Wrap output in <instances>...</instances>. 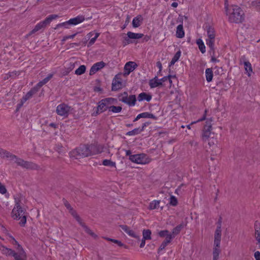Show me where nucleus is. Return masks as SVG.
I'll list each match as a JSON object with an SVG mask.
<instances>
[{
	"label": "nucleus",
	"mask_w": 260,
	"mask_h": 260,
	"mask_svg": "<svg viewBox=\"0 0 260 260\" xmlns=\"http://www.w3.org/2000/svg\"><path fill=\"white\" fill-rule=\"evenodd\" d=\"M122 108L120 106H114L112 105H110L109 111L114 113H117L121 112Z\"/></svg>",
	"instance_id": "nucleus-35"
},
{
	"label": "nucleus",
	"mask_w": 260,
	"mask_h": 260,
	"mask_svg": "<svg viewBox=\"0 0 260 260\" xmlns=\"http://www.w3.org/2000/svg\"><path fill=\"white\" fill-rule=\"evenodd\" d=\"M186 225V223H182L180 224V225L177 226L176 228H175L173 231H172V235H177L181 231V230L185 227Z\"/></svg>",
	"instance_id": "nucleus-33"
},
{
	"label": "nucleus",
	"mask_w": 260,
	"mask_h": 260,
	"mask_svg": "<svg viewBox=\"0 0 260 260\" xmlns=\"http://www.w3.org/2000/svg\"><path fill=\"white\" fill-rule=\"evenodd\" d=\"M146 123H144L142 126V127H138L135 128L134 129L129 131L126 133V135L127 136H135L138 134H140L142 132L144 131V128L147 126Z\"/></svg>",
	"instance_id": "nucleus-20"
},
{
	"label": "nucleus",
	"mask_w": 260,
	"mask_h": 260,
	"mask_svg": "<svg viewBox=\"0 0 260 260\" xmlns=\"http://www.w3.org/2000/svg\"><path fill=\"white\" fill-rule=\"evenodd\" d=\"M254 257L255 260H260V252L256 251L254 253Z\"/></svg>",
	"instance_id": "nucleus-50"
},
{
	"label": "nucleus",
	"mask_w": 260,
	"mask_h": 260,
	"mask_svg": "<svg viewBox=\"0 0 260 260\" xmlns=\"http://www.w3.org/2000/svg\"><path fill=\"white\" fill-rule=\"evenodd\" d=\"M160 202L157 200H153L152 201L149 206V209L150 210H154L157 209L159 206Z\"/></svg>",
	"instance_id": "nucleus-34"
},
{
	"label": "nucleus",
	"mask_w": 260,
	"mask_h": 260,
	"mask_svg": "<svg viewBox=\"0 0 260 260\" xmlns=\"http://www.w3.org/2000/svg\"><path fill=\"white\" fill-rule=\"evenodd\" d=\"M76 35H77V33L74 34L72 35L66 36L63 37L62 41L63 42H65L66 41H67L68 39H73L76 36Z\"/></svg>",
	"instance_id": "nucleus-46"
},
{
	"label": "nucleus",
	"mask_w": 260,
	"mask_h": 260,
	"mask_svg": "<svg viewBox=\"0 0 260 260\" xmlns=\"http://www.w3.org/2000/svg\"><path fill=\"white\" fill-rule=\"evenodd\" d=\"M168 77H164L162 78L159 79L157 77L155 76L154 78L150 79L149 81V85L151 88L157 87L162 84V83L167 80Z\"/></svg>",
	"instance_id": "nucleus-14"
},
{
	"label": "nucleus",
	"mask_w": 260,
	"mask_h": 260,
	"mask_svg": "<svg viewBox=\"0 0 260 260\" xmlns=\"http://www.w3.org/2000/svg\"><path fill=\"white\" fill-rule=\"evenodd\" d=\"M146 240H144V239L142 238L141 243L140 244V247L142 248V247H144V246L145 245V241Z\"/></svg>",
	"instance_id": "nucleus-57"
},
{
	"label": "nucleus",
	"mask_w": 260,
	"mask_h": 260,
	"mask_svg": "<svg viewBox=\"0 0 260 260\" xmlns=\"http://www.w3.org/2000/svg\"><path fill=\"white\" fill-rule=\"evenodd\" d=\"M221 237V230L220 227H218L215 231L214 241V250L213 252V260H218L219 255L220 252V245Z\"/></svg>",
	"instance_id": "nucleus-4"
},
{
	"label": "nucleus",
	"mask_w": 260,
	"mask_h": 260,
	"mask_svg": "<svg viewBox=\"0 0 260 260\" xmlns=\"http://www.w3.org/2000/svg\"><path fill=\"white\" fill-rule=\"evenodd\" d=\"M71 110V107L65 104H61L56 107V112L58 115L66 117Z\"/></svg>",
	"instance_id": "nucleus-11"
},
{
	"label": "nucleus",
	"mask_w": 260,
	"mask_h": 260,
	"mask_svg": "<svg viewBox=\"0 0 260 260\" xmlns=\"http://www.w3.org/2000/svg\"><path fill=\"white\" fill-rule=\"evenodd\" d=\"M84 20V17L82 16H78L76 17L70 19L69 20L59 24L58 26H64L66 28H68V25H76L82 23Z\"/></svg>",
	"instance_id": "nucleus-10"
},
{
	"label": "nucleus",
	"mask_w": 260,
	"mask_h": 260,
	"mask_svg": "<svg viewBox=\"0 0 260 260\" xmlns=\"http://www.w3.org/2000/svg\"><path fill=\"white\" fill-rule=\"evenodd\" d=\"M110 240L113 242L117 244L120 246H122L123 245V244L120 241H118L117 240L110 239Z\"/></svg>",
	"instance_id": "nucleus-52"
},
{
	"label": "nucleus",
	"mask_w": 260,
	"mask_h": 260,
	"mask_svg": "<svg viewBox=\"0 0 260 260\" xmlns=\"http://www.w3.org/2000/svg\"><path fill=\"white\" fill-rule=\"evenodd\" d=\"M120 101L129 106H134L136 101L135 95L128 96L127 93L124 92L120 95Z\"/></svg>",
	"instance_id": "nucleus-13"
},
{
	"label": "nucleus",
	"mask_w": 260,
	"mask_h": 260,
	"mask_svg": "<svg viewBox=\"0 0 260 260\" xmlns=\"http://www.w3.org/2000/svg\"><path fill=\"white\" fill-rule=\"evenodd\" d=\"M12 217L15 220H20L19 224L24 226L26 222L25 212L22 209L19 200L15 199V204L11 213Z\"/></svg>",
	"instance_id": "nucleus-2"
},
{
	"label": "nucleus",
	"mask_w": 260,
	"mask_h": 260,
	"mask_svg": "<svg viewBox=\"0 0 260 260\" xmlns=\"http://www.w3.org/2000/svg\"><path fill=\"white\" fill-rule=\"evenodd\" d=\"M92 152L90 147L86 146L79 148L73 150L71 155L78 158V155L80 157H87L90 155H92Z\"/></svg>",
	"instance_id": "nucleus-8"
},
{
	"label": "nucleus",
	"mask_w": 260,
	"mask_h": 260,
	"mask_svg": "<svg viewBox=\"0 0 260 260\" xmlns=\"http://www.w3.org/2000/svg\"><path fill=\"white\" fill-rule=\"evenodd\" d=\"M116 102V100L113 98H107L100 101L98 103L95 111H94L92 115L93 116H96L107 109L109 110L110 105L115 104Z\"/></svg>",
	"instance_id": "nucleus-3"
},
{
	"label": "nucleus",
	"mask_w": 260,
	"mask_h": 260,
	"mask_svg": "<svg viewBox=\"0 0 260 260\" xmlns=\"http://www.w3.org/2000/svg\"><path fill=\"white\" fill-rule=\"evenodd\" d=\"M143 118H152L156 119V117L152 114L149 113L148 112H144L142 113Z\"/></svg>",
	"instance_id": "nucleus-44"
},
{
	"label": "nucleus",
	"mask_w": 260,
	"mask_h": 260,
	"mask_svg": "<svg viewBox=\"0 0 260 260\" xmlns=\"http://www.w3.org/2000/svg\"><path fill=\"white\" fill-rule=\"evenodd\" d=\"M211 61H212V62H215L217 61L218 60H217V59L216 58H215V57H212V58H211Z\"/></svg>",
	"instance_id": "nucleus-61"
},
{
	"label": "nucleus",
	"mask_w": 260,
	"mask_h": 260,
	"mask_svg": "<svg viewBox=\"0 0 260 260\" xmlns=\"http://www.w3.org/2000/svg\"><path fill=\"white\" fill-rule=\"evenodd\" d=\"M99 36H100V33L95 32V31H91L89 33H88L87 35V37L89 39L91 37H92V36H94V37L93 38H91L90 39L88 46H89L92 45L95 42L97 38L99 37Z\"/></svg>",
	"instance_id": "nucleus-18"
},
{
	"label": "nucleus",
	"mask_w": 260,
	"mask_h": 260,
	"mask_svg": "<svg viewBox=\"0 0 260 260\" xmlns=\"http://www.w3.org/2000/svg\"><path fill=\"white\" fill-rule=\"evenodd\" d=\"M0 251L2 254L6 256H12L13 253V250L8 248L4 245H0Z\"/></svg>",
	"instance_id": "nucleus-23"
},
{
	"label": "nucleus",
	"mask_w": 260,
	"mask_h": 260,
	"mask_svg": "<svg viewBox=\"0 0 260 260\" xmlns=\"http://www.w3.org/2000/svg\"><path fill=\"white\" fill-rule=\"evenodd\" d=\"M16 162L18 165L22 166L25 168H29L30 165L28 162L24 161L23 160L20 158H16Z\"/></svg>",
	"instance_id": "nucleus-40"
},
{
	"label": "nucleus",
	"mask_w": 260,
	"mask_h": 260,
	"mask_svg": "<svg viewBox=\"0 0 260 260\" xmlns=\"http://www.w3.org/2000/svg\"><path fill=\"white\" fill-rule=\"evenodd\" d=\"M156 66L157 67L159 68V71H161V69H162V66H161V63L160 62H157L156 63Z\"/></svg>",
	"instance_id": "nucleus-58"
},
{
	"label": "nucleus",
	"mask_w": 260,
	"mask_h": 260,
	"mask_svg": "<svg viewBox=\"0 0 260 260\" xmlns=\"http://www.w3.org/2000/svg\"><path fill=\"white\" fill-rule=\"evenodd\" d=\"M127 35L128 38L131 39H139L143 36L142 34L134 33L131 31L128 32Z\"/></svg>",
	"instance_id": "nucleus-30"
},
{
	"label": "nucleus",
	"mask_w": 260,
	"mask_h": 260,
	"mask_svg": "<svg viewBox=\"0 0 260 260\" xmlns=\"http://www.w3.org/2000/svg\"><path fill=\"white\" fill-rule=\"evenodd\" d=\"M66 207L68 209L70 210V213L76 219V220L81 224V219L79 216L78 215L76 211H74L73 209L71 208V206L69 204L66 205Z\"/></svg>",
	"instance_id": "nucleus-32"
},
{
	"label": "nucleus",
	"mask_w": 260,
	"mask_h": 260,
	"mask_svg": "<svg viewBox=\"0 0 260 260\" xmlns=\"http://www.w3.org/2000/svg\"><path fill=\"white\" fill-rule=\"evenodd\" d=\"M53 75L52 74H49L47 76V77H46L44 79H43L42 81H43L44 83L45 84L47 83L52 77Z\"/></svg>",
	"instance_id": "nucleus-47"
},
{
	"label": "nucleus",
	"mask_w": 260,
	"mask_h": 260,
	"mask_svg": "<svg viewBox=\"0 0 260 260\" xmlns=\"http://www.w3.org/2000/svg\"><path fill=\"white\" fill-rule=\"evenodd\" d=\"M46 25H47V24L44 21V20L39 22L35 26L34 28L30 32L29 35L32 34L39 31L42 28L45 27Z\"/></svg>",
	"instance_id": "nucleus-24"
},
{
	"label": "nucleus",
	"mask_w": 260,
	"mask_h": 260,
	"mask_svg": "<svg viewBox=\"0 0 260 260\" xmlns=\"http://www.w3.org/2000/svg\"><path fill=\"white\" fill-rule=\"evenodd\" d=\"M168 77H169V78H168L167 80H169V83H170V86L171 87L172 86V81L171 79V76H168Z\"/></svg>",
	"instance_id": "nucleus-59"
},
{
	"label": "nucleus",
	"mask_w": 260,
	"mask_h": 260,
	"mask_svg": "<svg viewBox=\"0 0 260 260\" xmlns=\"http://www.w3.org/2000/svg\"><path fill=\"white\" fill-rule=\"evenodd\" d=\"M211 134L210 129L204 131L203 134V137L204 139H208Z\"/></svg>",
	"instance_id": "nucleus-45"
},
{
	"label": "nucleus",
	"mask_w": 260,
	"mask_h": 260,
	"mask_svg": "<svg viewBox=\"0 0 260 260\" xmlns=\"http://www.w3.org/2000/svg\"><path fill=\"white\" fill-rule=\"evenodd\" d=\"M125 154L126 156H129V159L130 160V156L133 155L134 154H132L131 153V151L129 150H125Z\"/></svg>",
	"instance_id": "nucleus-54"
},
{
	"label": "nucleus",
	"mask_w": 260,
	"mask_h": 260,
	"mask_svg": "<svg viewBox=\"0 0 260 260\" xmlns=\"http://www.w3.org/2000/svg\"><path fill=\"white\" fill-rule=\"evenodd\" d=\"M8 153H7L5 150H4L3 149H0V156H1L2 157H5V156L8 157Z\"/></svg>",
	"instance_id": "nucleus-51"
},
{
	"label": "nucleus",
	"mask_w": 260,
	"mask_h": 260,
	"mask_svg": "<svg viewBox=\"0 0 260 260\" xmlns=\"http://www.w3.org/2000/svg\"><path fill=\"white\" fill-rule=\"evenodd\" d=\"M255 238L257 241V244L260 245V224L256 223L255 224Z\"/></svg>",
	"instance_id": "nucleus-26"
},
{
	"label": "nucleus",
	"mask_w": 260,
	"mask_h": 260,
	"mask_svg": "<svg viewBox=\"0 0 260 260\" xmlns=\"http://www.w3.org/2000/svg\"><path fill=\"white\" fill-rule=\"evenodd\" d=\"M181 56V51L179 50L177 51L176 54L174 55V57H173L172 60L171 61L170 63V66L173 65L176 61L178 60L180 57Z\"/></svg>",
	"instance_id": "nucleus-36"
},
{
	"label": "nucleus",
	"mask_w": 260,
	"mask_h": 260,
	"mask_svg": "<svg viewBox=\"0 0 260 260\" xmlns=\"http://www.w3.org/2000/svg\"><path fill=\"white\" fill-rule=\"evenodd\" d=\"M86 71V67L84 65L80 66L75 72V74L81 75L85 73Z\"/></svg>",
	"instance_id": "nucleus-38"
},
{
	"label": "nucleus",
	"mask_w": 260,
	"mask_h": 260,
	"mask_svg": "<svg viewBox=\"0 0 260 260\" xmlns=\"http://www.w3.org/2000/svg\"><path fill=\"white\" fill-rule=\"evenodd\" d=\"M229 0H224L225 14L231 23H240L244 20V13L242 9L236 5H230Z\"/></svg>",
	"instance_id": "nucleus-1"
},
{
	"label": "nucleus",
	"mask_w": 260,
	"mask_h": 260,
	"mask_svg": "<svg viewBox=\"0 0 260 260\" xmlns=\"http://www.w3.org/2000/svg\"><path fill=\"white\" fill-rule=\"evenodd\" d=\"M137 67L136 63L133 61H129L126 63L124 66L123 76H128L132 72H133Z\"/></svg>",
	"instance_id": "nucleus-15"
},
{
	"label": "nucleus",
	"mask_w": 260,
	"mask_h": 260,
	"mask_svg": "<svg viewBox=\"0 0 260 260\" xmlns=\"http://www.w3.org/2000/svg\"><path fill=\"white\" fill-rule=\"evenodd\" d=\"M120 228L121 229L126 233L129 236L135 238L137 239H139L140 237L137 235V234L132 230H131L129 227L126 225H120Z\"/></svg>",
	"instance_id": "nucleus-17"
},
{
	"label": "nucleus",
	"mask_w": 260,
	"mask_h": 260,
	"mask_svg": "<svg viewBox=\"0 0 260 260\" xmlns=\"http://www.w3.org/2000/svg\"><path fill=\"white\" fill-rule=\"evenodd\" d=\"M37 92V88H32L30 91H29L22 99L21 103L23 104L27 100L30 99L32 95Z\"/></svg>",
	"instance_id": "nucleus-21"
},
{
	"label": "nucleus",
	"mask_w": 260,
	"mask_h": 260,
	"mask_svg": "<svg viewBox=\"0 0 260 260\" xmlns=\"http://www.w3.org/2000/svg\"><path fill=\"white\" fill-rule=\"evenodd\" d=\"M143 20V17L141 15H138L137 17H135L132 22L133 26L135 28L139 27Z\"/></svg>",
	"instance_id": "nucleus-25"
},
{
	"label": "nucleus",
	"mask_w": 260,
	"mask_h": 260,
	"mask_svg": "<svg viewBox=\"0 0 260 260\" xmlns=\"http://www.w3.org/2000/svg\"><path fill=\"white\" fill-rule=\"evenodd\" d=\"M105 66V63L103 61H100L94 63L90 68L89 74L92 75L96 72L103 69Z\"/></svg>",
	"instance_id": "nucleus-16"
},
{
	"label": "nucleus",
	"mask_w": 260,
	"mask_h": 260,
	"mask_svg": "<svg viewBox=\"0 0 260 260\" xmlns=\"http://www.w3.org/2000/svg\"><path fill=\"white\" fill-rule=\"evenodd\" d=\"M244 65L245 73L248 77H250L253 73V69L251 64L248 61H244L243 63Z\"/></svg>",
	"instance_id": "nucleus-19"
},
{
	"label": "nucleus",
	"mask_w": 260,
	"mask_h": 260,
	"mask_svg": "<svg viewBox=\"0 0 260 260\" xmlns=\"http://www.w3.org/2000/svg\"><path fill=\"white\" fill-rule=\"evenodd\" d=\"M152 99V96L148 93L146 92H142L140 93L138 96V100L139 102L143 101H146L149 102Z\"/></svg>",
	"instance_id": "nucleus-22"
},
{
	"label": "nucleus",
	"mask_w": 260,
	"mask_h": 260,
	"mask_svg": "<svg viewBox=\"0 0 260 260\" xmlns=\"http://www.w3.org/2000/svg\"><path fill=\"white\" fill-rule=\"evenodd\" d=\"M151 232L149 230H144L143 231V238L144 240H150Z\"/></svg>",
	"instance_id": "nucleus-37"
},
{
	"label": "nucleus",
	"mask_w": 260,
	"mask_h": 260,
	"mask_svg": "<svg viewBox=\"0 0 260 260\" xmlns=\"http://www.w3.org/2000/svg\"><path fill=\"white\" fill-rule=\"evenodd\" d=\"M103 165L105 166L116 168V163L111 161L110 159H104L103 161Z\"/></svg>",
	"instance_id": "nucleus-39"
},
{
	"label": "nucleus",
	"mask_w": 260,
	"mask_h": 260,
	"mask_svg": "<svg viewBox=\"0 0 260 260\" xmlns=\"http://www.w3.org/2000/svg\"><path fill=\"white\" fill-rule=\"evenodd\" d=\"M45 84L44 83L43 81H40L37 84V85L34 87V88H37V91H38L39 89L42 87L43 85H44Z\"/></svg>",
	"instance_id": "nucleus-49"
},
{
	"label": "nucleus",
	"mask_w": 260,
	"mask_h": 260,
	"mask_svg": "<svg viewBox=\"0 0 260 260\" xmlns=\"http://www.w3.org/2000/svg\"><path fill=\"white\" fill-rule=\"evenodd\" d=\"M205 119H206V115L205 114L202 118L199 119V120H198L196 121L192 122L191 123V124H193L196 123L197 122L202 121L205 120Z\"/></svg>",
	"instance_id": "nucleus-53"
},
{
	"label": "nucleus",
	"mask_w": 260,
	"mask_h": 260,
	"mask_svg": "<svg viewBox=\"0 0 260 260\" xmlns=\"http://www.w3.org/2000/svg\"><path fill=\"white\" fill-rule=\"evenodd\" d=\"M141 118H143L142 117V113H140L139 114H138L137 117H136V118L134 119V121H137L138 119Z\"/></svg>",
	"instance_id": "nucleus-56"
},
{
	"label": "nucleus",
	"mask_w": 260,
	"mask_h": 260,
	"mask_svg": "<svg viewBox=\"0 0 260 260\" xmlns=\"http://www.w3.org/2000/svg\"><path fill=\"white\" fill-rule=\"evenodd\" d=\"M259 248H260V244L259 245Z\"/></svg>",
	"instance_id": "nucleus-63"
},
{
	"label": "nucleus",
	"mask_w": 260,
	"mask_h": 260,
	"mask_svg": "<svg viewBox=\"0 0 260 260\" xmlns=\"http://www.w3.org/2000/svg\"><path fill=\"white\" fill-rule=\"evenodd\" d=\"M206 78L207 82H210L213 78V72L211 69L208 68L205 71Z\"/></svg>",
	"instance_id": "nucleus-31"
},
{
	"label": "nucleus",
	"mask_w": 260,
	"mask_h": 260,
	"mask_svg": "<svg viewBox=\"0 0 260 260\" xmlns=\"http://www.w3.org/2000/svg\"><path fill=\"white\" fill-rule=\"evenodd\" d=\"M178 203L177 198L173 196H172L170 198V204L172 206H176Z\"/></svg>",
	"instance_id": "nucleus-42"
},
{
	"label": "nucleus",
	"mask_w": 260,
	"mask_h": 260,
	"mask_svg": "<svg viewBox=\"0 0 260 260\" xmlns=\"http://www.w3.org/2000/svg\"><path fill=\"white\" fill-rule=\"evenodd\" d=\"M172 6L174 8H176L178 6V3L176 2H174L172 4Z\"/></svg>",
	"instance_id": "nucleus-60"
},
{
	"label": "nucleus",
	"mask_w": 260,
	"mask_h": 260,
	"mask_svg": "<svg viewBox=\"0 0 260 260\" xmlns=\"http://www.w3.org/2000/svg\"><path fill=\"white\" fill-rule=\"evenodd\" d=\"M158 234L159 237L165 238V240L162 242L159 246V251L162 250L171 242L174 238V235H173L168 230H162L158 232Z\"/></svg>",
	"instance_id": "nucleus-6"
},
{
	"label": "nucleus",
	"mask_w": 260,
	"mask_h": 260,
	"mask_svg": "<svg viewBox=\"0 0 260 260\" xmlns=\"http://www.w3.org/2000/svg\"><path fill=\"white\" fill-rule=\"evenodd\" d=\"M74 67H75V66H74V63L71 64L69 68L68 69V71L67 74H68L70 71H71L74 68Z\"/></svg>",
	"instance_id": "nucleus-55"
},
{
	"label": "nucleus",
	"mask_w": 260,
	"mask_h": 260,
	"mask_svg": "<svg viewBox=\"0 0 260 260\" xmlns=\"http://www.w3.org/2000/svg\"><path fill=\"white\" fill-rule=\"evenodd\" d=\"M103 146L102 145H98V146H91L90 149L91 150V151L92 152V155L100 153H101L103 151Z\"/></svg>",
	"instance_id": "nucleus-27"
},
{
	"label": "nucleus",
	"mask_w": 260,
	"mask_h": 260,
	"mask_svg": "<svg viewBox=\"0 0 260 260\" xmlns=\"http://www.w3.org/2000/svg\"><path fill=\"white\" fill-rule=\"evenodd\" d=\"M207 39L206 40V44L210 48L213 49L215 43V34L214 29L209 26L207 28Z\"/></svg>",
	"instance_id": "nucleus-9"
},
{
	"label": "nucleus",
	"mask_w": 260,
	"mask_h": 260,
	"mask_svg": "<svg viewBox=\"0 0 260 260\" xmlns=\"http://www.w3.org/2000/svg\"><path fill=\"white\" fill-rule=\"evenodd\" d=\"M130 160L135 164L139 165H146L149 163L151 158L144 153H139L130 156Z\"/></svg>",
	"instance_id": "nucleus-5"
},
{
	"label": "nucleus",
	"mask_w": 260,
	"mask_h": 260,
	"mask_svg": "<svg viewBox=\"0 0 260 260\" xmlns=\"http://www.w3.org/2000/svg\"><path fill=\"white\" fill-rule=\"evenodd\" d=\"M166 1H168V0H165Z\"/></svg>",
	"instance_id": "nucleus-64"
},
{
	"label": "nucleus",
	"mask_w": 260,
	"mask_h": 260,
	"mask_svg": "<svg viewBox=\"0 0 260 260\" xmlns=\"http://www.w3.org/2000/svg\"><path fill=\"white\" fill-rule=\"evenodd\" d=\"M12 240V243L13 244H17L18 251L17 252L13 251V253L12 255L15 260H26V254L23 250V249L18 244L17 241L12 237H10Z\"/></svg>",
	"instance_id": "nucleus-7"
},
{
	"label": "nucleus",
	"mask_w": 260,
	"mask_h": 260,
	"mask_svg": "<svg viewBox=\"0 0 260 260\" xmlns=\"http://www.w3.org/2000/svg\"><path fill=\"white\" fill-rule=\"evenodd\" d=\"M6 191L7 190L5 186L0 183V193L2 194H4L6 192Z\"/></svg>",
	"instance_id": "nucleus-48"
},
{
	"label": "nucleus",
	"mask_w": 260,
	"mask_h": 260,
	"mask_svg": "<svg viewBox=\"0 0 260 260\" xmlns=\"http://www.w3.org/2000/svg\"><path fill=\"white\" fill-rule=\"evenodd\" d=\"M122 76V75L121 74H118L115 76L112 81V90L116 91L122 88L123 87Z\"/></svg>",
	"instance_id": "nucleus-12"
},
{
	"label": "nucleus",
	"mask_w": 260,
	"mask_h": 260,
	"mask_svg": "<svg viewBox=\"0 0 260 260\" xmlns=\"http://www.w3.org/2000/svg\"><path fill=\"white\" fill-rule=\"evenodd\" d=\"M176 37L178 38H182L184 37V31L182 24L179 25L177 27Z\"/></svg>",
	"instance_id": "nucleus-29"
},
{
	"label": "nucleus",
	"mask_w": 260,
	"mask_h": 260,
	"mask_svg": "<svg viewBox=\"0 0 260 260\" xmlns=\"http://www.w3.org/2000/svg\"><path fill=\"white\" fill-rule=\"evenodd\" d=\"M196 43L198 46V47L200 50V51L202 53H204L206 52V47L205 46L204 43L202 39H198L196 41Z\"/></svg>",
	"instance_id": "nucleus-28"
},
{
	"label": "nucleus",
	"mask_w": 260,
	"mask_h": 260,
	"mask_svg": "<svg viewBox=\"0 0 260 260\" xmlns=\"http://www.w3.org/2000/svg\"><path fill=\"white\" fill-rule=\"evenodd\" d=\"M190 125H191V124H189V125H188L187 126V127L188 129H190Z\"/></svg>",
	"instance_id": "nucleus-62"
},
{
	"label": "nucleus",
	"mask_w": 260,
	"mask_h": 260,
	"mask_svg": "<svg viewBox=\"0 0 260 260\" xmlns=\"http://www.w3.org/2000/svg\"><path fill=\"white\" fill-rule=\"evenodd\" d=\"M58 17V16L57 15H51L49 16L48 17H47L45 20L44 21L46 22V23L47 24H49L53 20L57 18Z\"/></svg>",
	"instance_id": "nucleus-41"
},
{
	"label": "nucleus",
	"mask_w": 260,
	"mask_h": 260,
	"mask_svg": "<svg viewBox=\"0 0 260 260\" xmlns=\"http://www.w3.org/2000/svg\"><path fill=\"white\" fill-rule=\"evenodd\" d=\"M251 6L258 10H260V0H256L252 2Z\"/></svg>",
	"instance_id": "nucleus-43"
}]
</instances>
